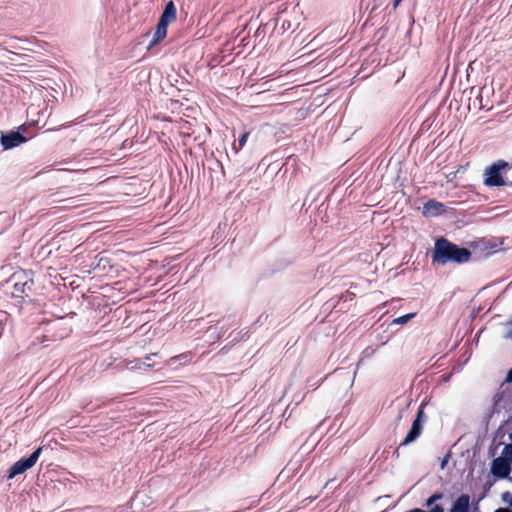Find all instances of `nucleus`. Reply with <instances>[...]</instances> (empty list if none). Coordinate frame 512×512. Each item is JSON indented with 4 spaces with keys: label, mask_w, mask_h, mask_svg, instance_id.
<instances>
[{
    "label": "nucleus",
    "mask_w": 512,
    "mask_h": 512,
    "mask_svg": "<svg viewBox=\"0 0 512 512\" xmlns=\"http://www.w3.org/2000/svg\"><path fill=\"white\" fill-rule=\"evenodd\" d=\"M71 332L70 327H65L61 330V332L57 335L60 339L67 337Z\"/></svg>",
    "instance_id": "nucleus-22"
},
{
    "label": "nucleus",
    "mask_w": 512,
    "mask_h": 512,
    "mask_svg": "<svg viewBox=\"0 0 512 512\" xmlns=\"http://www.w3.org/2000/svg\"><path fill=\"white\" fill-rule=\"evenodd\" d=\"M139 359H136L134 361H131L130 364H132V369H144V366L141 362H138Z\"/></svg>",
    "instance_id": "nucleus-24"
},
{
    "label": "nucleus",
    "mask_w": 512,
    "mask_h": 512,
    "mask_svg": "<svg viewBox=\"0 0 512 512\" xmlns=\"http://www.w3.org/2000/svg\"><path fill=\"white\" fill-rule=\"evenodd\" d=\"M60 321H61V319H58L57 321H55L54 323H52V324H51V325H52V328H57V327L59 326V324H60Z\"/></svg>",
    "instance_id": "nucleus-32"
},
{
    "label": "nucleus",
    "mask_w": 512,
    "mask_h": 512,
    "mask_svg": "<svg viewBox=\"0 0 512 512\" xmlns=\"http://www.w3.org/2000/svg\"><path fill=\"white\" fill-rule=\"evenodd\" d=\"M2 336V329H0V337Z\"/></svg>",
    "instance_id": "nucleus-35"
},
{
    "label": "nucleus",
    "mask_w": 512,
    "mask_h": 512,
    "mask_svg": "<svg viewBox=\"0 0 512 512\" xmlns=\"http://www.w3.org/2000/svg\"><path fill=\"white\" fill-rule=\"evenodd\" d=\"M510 164L504 160H498L488 166L484 173V184L489 187H499L506 184L512 185V180H505L501 171L511 168Z\"/></svg>",
    "instance_id": "nucleus-2"
},
{
    "label": "nucleus",
    "mask_w": 512,
    "mask_h": 512,
    "mask_svg": "<svg viewBox=\"0 0 512 512\" xmlns=\"http://www.w3.org/2000/svg\"><path fill=\"white\" fill-rule=\"evenodd\" d=\"M405 512H426L425 510H422L420 508H413V509H410L408 511H405Z\"/></svg>",
    "instance_id": "nucleus-30"
},
{
    "label": "nucleus",
    "mask_w": 512,
    "mask_h": 512,
    "mask_svg": "<svg viewBox=\"0 0 512 512\" xmlns=\"http://www.w3.org/2000/svg\"><path fill=\"white\" fill-rule=\"evenodd\" d=\"M444 210L445 206L442 203L430 199L424 204L422 213L424 216H438L442 214Z\"/></svg>",
    "instance_id": "nucleus-9"
},
{
    "label": "nucleus",
    "mask_w": 512,
    "mask_h": 512,
    "mask_svg": "<svg viewBox=\"0 0 512 512\" xmlns=\"http://www.w3.org/2000/svg\"><path fill=\"white\" fill-rule=\"evenodd\" d=\"M502 400H503V392L496 393L495 396L493 397V406L495 409L500 405Z\"/></svg>",
    "instance_id": "nucleus-19"
},
{
    "label": "nucleus",
    "mask_w": 512,
    "mask_h": 512,
    "mask_svg": "<svg viewBox=\"0 0 512 512\" xmlns=\"http://www.w3.org/2000/svg\"><path fill=\"white\" fill-rule=\"evenodd\" d=\"M43 447H37L30 455L26 457H22L15 463H13L7 470V479H13L18 475L25 473L27 470L31 469L36 462L38 461Z\"/></svg>",
    "instance_id": "nucleus-4"
},
{
    "label": "nucleus",
    "mask_w": 512,
    "mask_h": 512,
    "mask_svg": "<svg viewBox=\"0 0 512 512\" xmlns=\"http://www.w3.org/2000/svg\"><path fill=\"white\" fill-rule=\"evenodd\" d=\"M501 499L504 503L508 504V508L512 510V493L509 491L502 493Z\"/></svg>",
    "instance_id": "nucleus-18"
},
{
    "label": "nucleus",
    "mask_w": 512,
    "mask_h": 512,
    "mask_svg": "<svg viewBox=\"0 0 512 512\" xmlns=\"http://www.w3.org/2000/svg\"><path fill=\"white\" fill-rule=\"evenodd\" d=\"M450 377H451L450 374L445 373V374L441 375V379L440 380L443 381V382H447V381L450 380Z\"/></svg>",
    "instance_id": "nucleus-29"
},
{
    "label": "nucleus",
    "mask_w": 512,
    "mask_h": 512,
    "mask_svg": "<svg viewBox=\"0 0 512 512\" xmlns=\"http://www.w3.org/2000/svg\"><path fill=\"white\" fill-rule=\"evenodd\" d=\"M428 511L426 512H445L444 507L442 505H434L433 507H427Z\"/></svg>",
    "instance_id": "nucleus-21"
},
{
    "label": "nucleus",
    "mask_w": 512,
    "mask_h": 512,
    "mask_svg": "<svg viewBox=\"0 0 512 512\" xmlns=\"http://www.w3.org/2000/svg\"><path fill=\"white\" fill-rule=\"evenodd\" d=\"M512 383V368L509 370V372L506 375V378L503 380L501 384H511Z\"/></svg>",
    "instance_id": "nucleus-25"
},
{
    "label": "nucleus",
    "mask_w": 512,
    "mask_h": 512,
    "mask_svg": "<svg viewBox=\"0 0 512 512\" xmlns=\"http://www.w3.org/2000/svg\"><path fill=\"white\" fill-rule=\"evenodd\" d=\"M444 494L442 492H435L431 496H429L425 503V507H433L434 505H438L436 502L443 499Z\"/></svg>",
    "instance_id": "nucleus-14"
},
{
    "label": "nucleus",
    "mask_w": 512,
    "mask_h": 512,
    "mask_svg": "<svg viewBox=\"0 0 512 512\" xmlns=\"http://www.w3.org/2000/svg\"><path fill=\"white\" fill-rule=\"evenodd\" d=\"M501 454L512 465V444H505Z\"/></svg>",
    "instance_id": "nucleus-16"
},
{
    "label": "nucleus",
    "mask_w": 512,
    "mask_h": 512,
    "mask_svg": "<svg viewBox=\"0 0 512 512\" xmlns=\"http://www.w3.org/2000/svg\"><path fill=\"white\" fill-rule=\"evenodd\" d=\"M32 286H33V281L32 280L25 281V282H14L12 295L14 297L23 298L24 295L25 296L28 295L27 292L31 291Z\"/></svg>",
    "instance_id": "nucleus-10"
},
{
    "label": "nucleus",
    "mask_w": 512,
    "mask_h": 512,
    "mask_svg": "<svg viewBox=\"0 0 512 512\" xmlns=\"http://www.w3.org/2000/svg\"><path fill=\"white\" fill-rule=\"evenodd\" d=\"M508 438H509V440L511 442L510 444H512V431L509 433Z\"/></svg>",
    "instance_id": "nucleus-34"
},
{
    "label": "nucleus",
    "mask_w": 512,
    "mask_h": 512,
    "mask_svg": "<svg viewBox=\"0 0 512 512\" xmlns=\"http://www.w3.org/2000/svg\"><path fill=\"white\" fill-rule=\"evenodd\" d=\"M401 2H402V0H394V3H393L394 8H396Z\"/></svg>",
    "instance_id": "nucleus-33"
},
{
    "label": "nucleus",
    "mask_w": 512,
    "mask_h": 512,
    "mask_svg": "<svg viewBox=\"0 0 512 512\" xmlns=\"http://www.w3.org/2000/svg\"><path fill=\"white\" fill-rule=\"evenodd\" d=\"M424 407H425V404H424V402H422L416 412V416L412 422L410 429L408 430L405 438L403 439V441L400 443L399 447L395 451L397 457L399 456V448L400 447L408 446L411 443L415 442L420 437V435L423 431V424L426 420Z\"/></svg>",
    "instance_id": "nucleus-3"
},
{
    "label": "nucleus",
    "mask_w": 512,
    "mask_h": 512,
    "mask_svg": "<svg viewBox=\"0 0 512 512\" xmlns=\"http://www.w3.org/2000/svg\"><path fill=\"white\" fill-rule=\"evenodd\" d=\"M470 512H480L478 502H470Z\"/></svg>",
    "instance_id": "nucleus-27"
},
{
    "label": "nucleus",
    "mask_w": 512,
    "mask_h": 512,
    "mask_svg": "<svg viewBox=\"0 0 512 512\" xmlns=\"http://www.w3.org/2000/svg\"><path fill=\"white\" fill-rule=\"evenodd\" d=\"M192 358H193V354L191 352H185V353H181L179 355L170 357L167 360L166 364L168 366H172L177 363H179L180 365H184V364L191 362Z\"/></svg>",
    "instance_id": "nucleus-12"
},
{
    "label": "nucleus",
    "mask_w": 512,
    "mask_h": 512,
    "mask_svg": "<svg viewBox=\"0 0 512 512\" xmlns=\"http://www.w3.org/2000/svg\"><path fill=\"white\" fill-rule=\"evenodd\" d=\"M475 101H479V107L482 108V96L479 95L478 97H476Z\"/></svg>",
    "instance_id": "nucleus-31"
},
{
    "label": "nucleus",
    "mask_w": 512,
    "mask_h": 512,
    "mask_svg": "<svg viewBox=\"0 0 512 512\" xmlns=\"http://www.w3.org/2000/svg\"><path fill=\"white\" fill-rule=\"evenodd\" d=\"M416 316V313H409V314H405V315H402L400 317H397L395 318L392 323L393 324H399V325H404L406 324L407 322H409L412 318H414Z\"/></svg>",
    "instance_id": "nucleus-15"
},
{
    "label": "nucleus",
    "mask_w": 512,
    "mask_h": 512,
    "mask_svg": "<svg viewBox=\"0 0 512 512\" xmlns=\"http://www.w3.org/2000/svg\"><path fill=\"white\" fill-rule=\"evenodd\" d=\"M494 512H512V510L506 507H499Z\"/></svg>",
    "instance_id": "nucleus-28"
},
{
    "label": "nucleus",
    "mask_w": 512,
    "mask_h": 512,
    "mask_svg": "<svg viewBox=\"0 0 512 512\" xmlns=\"http://www.w3.org/2000/svg\"><path fill=\"white\" fill-rule=\"evenodd\" d=\"M280 29H281L283 32H285V31L290 30V29H293V30H294L295 28L293 27V24H292L289 20H285V19H284V20H282V23H281Z\"/></svg>",
    "instance_id": "nucleus-20"
},
{
    "label": "nucleus",
    "mask_w": 512,
    "mask_h": 512,
    "mask_svg": "<svg viewBox=\"0 0 512 512\" xmlns=\"http://www.w3.org/2000/svg\"><path fill=\"white\" fill-rule=\"evenodd\" d=\"M153 358H161V357L158 353H153V354L145 356L142 359H139L138 362H141L144 366V369L147 370L149 368L154 367L157 364L155 361H152Z\"/></svg>",
    "instance_id": "nucleus-13"
},
{
    "label": "nucleus",
    "mask_w": 512,
    "mask_h": 512,
    "mask_svg": "<svg viewBox=\"0 0 512 512\" xmlns=\"http://www.w3.org/2000/svg\"><path fill=\"white\" fill-rule=\"evenodd\" d=\"M491 474L497 479H506L509 477L512 468L509 461H507L502 455L494 458L491 462L490 468Z\"/></svg>",
    "instance_id": "nucleus-6"
},
{
    "label": "nucleus",
    "mask_w": 512,
    "mask_h": 512,
    "mask_svg": "<svg viewBox=\"0 0 512 512\" xmlns=\"http://www.w3.org/2000/svg\"><path fill=\"white\" fill-rule=\"evenodd\" d=\"M26 130L25 125H21L18 131H10L6 134H2L0 138V143L4 150H9L15 148L22 143H25L28 138L25 137L22 132Z\"/></svg>",
    "instance_id": "nucleus-5"
},
{
    "label": "nucleus",
    "mask_w": 512,
    "mask_h": 512,
    "mask_svg": "<svg viewBox=\"0 0 512 512\" xmlns=\"http://www.w3.org/2000/svg\"><path fill=\"white\" fill-rule=\"evenodd\" d=\"M248 137H249V132H245L241 135V137L238 140V146L234 145V149L236 150V152L245 146Z\"/></svg>",
    "instance_id": "nucleus-17"
},
{
    "label": "nucleus",
    "mask_w": 512,
    "mask_h": 512,
    "mask_svg": "<svg viewBox=\"0 0 512 512\" xmlns=\"http://www.w3.org/2000/svg\"><path fill=\"white\" fill-rule=\"evenodd\" d=\"M176 16H177L176 6L173 3V1H169L166 4L164 11L162 12V15L160 18L171 23L176 20Z\"/></svg>",
    "instance_id": "nucleus-11"
},
{
    "label": "nucleus",
    "mask_w": 512,
    "mask_h": 512,
    "mask_svg": "<svg viewBox=\"0 0 512 512\" xmlns=\"http://www.w3.org/2000/svg\"><path fill=\"white\" fill-rule=\"evenodd\" d=\"M506 326L509 330L507 331L505 338L512 339V319L506 322Z\"/></svg>",
    "instance_id": "nucleus-23"
},
{
    "label": "nucleus",
    "mask_w": 512,
    "mask_h": 512,
    "mask_svg": "<svg viewBox=\"0 0 512 512\" xmlns=\"http://www.w3.org/2000/svg\"><path fill=\"white\" fill-rule=\"evenodd\" d=\"M170 23L168 21H165L163 19H159V22L156 26V30L152 36V39L150 40L148 44V49H151L153 46L158 44L160 41H162L166 35H167V27Z\"/></svg>",
    "instance_id": "nucleus-8"
},
{
    "label": "nucleus",
    "mask_w": 512,
    "mask_h": 512,
    "mask_svg": "<svg viewBox=\"0 0 512 512\" xmlns=\"http://www.w3.org/2000/svg\"><path fill=\"white\" fill-rule=\"evenodd\" d=\"M471 497L467 493L460 494L452 503L448 512H470Z\"/></svg>",
    "instance_id": "nucleus-7"
},
{
    "label": "nucleus",
    "mask_w": 512,
    "mask_h": 512,
    "mask_svg": "<svg viewBox=\"0 0 512 512\" xmlns=\"http://www.w3.org/2000/svg\"><path fill=\"white\" fill-rule=\"evenodd\" d=\"M470 257V250L459 247L445 238L436 240L432 254L433 262L440 265H445L449 262L463 264L468 262Z\"/></svg>",
    "instance_id": "nucleus-1"
},
{
    "label": "nucleus",
    "mask_w": 512,
    "mask_h": 512,
    "mask_svg": "<svg viewBox=\"0 0 512 512\" xmlns=\"http://www.w3.org/2000/svg\"><path fill=\"white\" fill-rule=\"evenodd\" d=\"M450 458V455L449 454H446L442 459H441V462H440V468L441 469H444L448 463V460Z\"/></svg>",
    "instance_id": "nucleus-26"
}]
</instances>
